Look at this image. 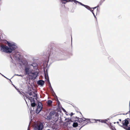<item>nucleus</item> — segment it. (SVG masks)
<instances>
[{
	"label": "nucleus",
	"mask_w": 130,
	"mask_h": 130,
	"mask_svg": "<svg viewBox=\"0 0 130 130\" xmlns=\"http://www.w3.org/2000/svg\"><path fill=\"white\" fill-rule=\"evenodd\" d=\"M5 41L7 42L8 46L7 45H1L0 46V50L2 52H4L8 54L11 53L13 58L19 61L22 60L21 55L18 53L17 51L18 47L16 44L13 42H10L6 40Z\"/></svg>",
	"instance_id": "1"
},
{
	"label": "nucleus",
	"mask_w": 130,
	"mask_h": 130,
	"mask_svg": "<svg viewBox=\"0 0 130 130\" xmlns=\"http://www.w3.org/2000/svg\"><path fill=\"white\" fill-rule=\"evenodd\" d=\"M62 107L60 102L58 100L57 98V122H59L60 124H61L63 125H65L66 123V124L68 125V124H70V123L73 122V121H72L71 118L69 119V118H66L64 121H66L67 120H68L66 122H63V119L64 117L60 115V114L59 113V112L60 113H61V109Z\"/></svg>",
	"instance_id": "2"
},
{
	"label": "nucleus",
	"mask_w": 130,
	"mask_h": 130,
	"mask_svg": "<svg viewBox=\"0 0 130 130\" xmlns=\"http://www.w3.org/2000/svg\"><path fill=\"white\" fill-rule=\"evenodd\" d=\"M51 47L47 51L46 53L47 56H48L49 58L51 55H53L54 56L55 55L56 53L57 52L56 51V47L55 46V45L54 44H52Z\"/></svg>",
	"instance_id": "3"
},
{
	"label": "nucleus",
	"mask_w": 130,
	"mask_h": 130,
	"mask_svg": "<svg viewBox=\"0 0 130 130\" xmlns=\"http://www.w3.org/2000/svg\"><path fill=\"white\" fill-rule=\"evenodd\" d=\"M69 54L68 53H64L63 52L59 51L57 54V56L59 58L58 60H65L69 57Z\"/></svg>",
	"instance_id": "4"
},
{
	"label": "nucleus",
	"mask_w": 130,
	"mask_h": 130,
	"mask_svg": "<svg viewBox=\"0 0 130 130\" xmlns=\"http://www.w3.org/2000/svg\"><path fill=\"white\" fill-rule=\"evenodd\" d=\"M30 65H26L24 67V74L25 75H27L28 76L32 72V69L31 68Z\"/></svg>",
	"instance_id": "5"
},
{
	"label": "nucleus",
	"mask_w": 130,
	"mask_h": 130,
	"mask_svg": "<svg viewBox=\"0 0 130 130\" xmlns=\"http://www.w3.org/2000/svg\"><path fill=\"white\" fill-rule=\"evenodd\" d=\"M48 62L44 63L43 70L45 78L46 79V78H49L48 73V70L49 69V66L48 67Z\"/></svg>",
	"instance_id": "6"
},
{
	"label": "nucleus",
	"mask_w": 130,
	"mask_h": 130,
	"mask_svg": "<svg viewBox=\"0 0 130 130\" xmlns=\"http://www.w3.org/2000/svg\"><path fill=\"white\" fill-rule=\"evenodd\" d=\"M46 80L47 81L49 85V87L50 88V90H51V92H52L53 94L54 95H55L57 97V96L56 95L55 93V92L53 90L51 86L50 83V81L49 78H47V79L46 78Z\"/></svg>",
	"instance_id": "7"
},
{
	"label": "nucleus",
	"mask_w": 130,
	"mask_h": 130,
	"mask_svg": "<svg viewBox=\"0 0 130 130\" xmlns=\"http://www.w3.org/2000/svg\"><path fill=\"white\" fill-rule=\"evenodd\" d=\"M44 127L43 123H41L39 125L35 126L34 129L35 130H42Z\"/></svg>",
	"instance_id": "8"
},
{
	"label": "nucleus",
	"mask_w": 130,
	"mask_h": 130,
	"mask_svg": "<svg viewBox=\"0 0 130 130\" xmlns=\"http://www.w3.org/2000/svg\"><path fill=\"white\" fill-rule=\"evenodd\" d=\"M30 74H32V75H29V76L31 77V79H35L38 76V72L37 71H36L34 72H31V73Z\"/></svg>",
	"instance_id": "9"
},
{
	"label": "nucleus",
	"mask_w": 130,
	"mask_h": 130,
	"mask_svg": "<svg viewBox=\"0 0 130 130\" xmlns=\"http://www.w3.org/2000/svg\"><path fill=\"white\" fill-rule=\"evenodd\" d=\"M130 121L129 118H127L125 119L124 120L122 121V125L123 126H125L126 127H127L129 123V122Z\"/></svg>",
	"instance_id": "10"
},
{
	"label": "nucleus",
	"mask_w": 130,
	"mask_h": 130,
	"mask_svg": "<svg viewBox=\"0 0 130 130\" xmlns=\"http://www.w3.org/2000/svg\"><path fill=\"white\" fill-rule=\"evenodd\" d=\"M75 119H77V120H76V121L80 123V124H83L85 122V120H83V119L81 118H79L77 117H75Z\"/></svg>",
	"instance_id": "11"
},
{
	"label": "nucleus",
	"mask_w": 130,
	"mask_h": 130,
	"mask_svg": "<svg viewBox=\"0 0 130 130\" xmlns=\"http://www.w3.org/2000/svg\"><path fill=\"white\" fill-rule=\"evenodd\" d=\"M37 83L41 86H43L45 83L44 81L43 80H39L37 82Z\"/></svg>",
	"instance_id": "12"
},
{
	"label": "nucleus",
	"mask_w": 130,
	"mask_h": 130,
	"mask_svg": "<svg viewBox=\"0 0 130 130\" xmlns=\"http://www.w3.org/2000/svg\"><path fill=\"white\" fill-rule=\"evenodd\" d=\"M83 119H84V120H85V122H84L85 123H86V124L83 125V126H82L79 129H80L81 128H82L83 126L85 125L86 124H87L88 123V121H89L90 122V123H91V122L90 121V119H86L85 118H83Z\"/></svg>",
	"instance_id": "13"
},
{
	"label": "nucleus",
	"mask_w": 130,
	"mask_h": 130,
	"mask_svg": "<svg viewBox=\"0 0 130 130\" xmlns=\"http://www.w3.org/2000/svg\"><path fill=\"white\" fill-rule=\"evenodd\" d=\"M117 123L121 127H122L124 129L126 130H130V127L128 126L127 128L126 127L123 126L122 125H121L119 124V122L118 121L117 122Z\"/></svg>",
	"instance_id": "14"
},
{
	"label": "nucleus",
	"mask_w": 130,
	"mask_h": 130,
	"mask_svg": "<svg viewBox=\"0 0 130 130\" xmlns=\"http://www.w3.org/2000/svg\"><path fill=\"white\" fill-rule=\"evenodd\" d=\"M49 115L52 116L55 115V116H57V112H56L54 111H51L49 113Z\"/></svg>",
	"instance_id": "15"
},
{
	"label": "nucleus",
	"mask_w": 130,
	"mask_h": 130,
	"mask_svg": "<svg viewBox=\"0 0 130 130\" xmlns=\"http://www.w3.org/2000/svg\"><path fill=\"white\" fill-rule=\"evenodd\" d=\"M20 61L21 62L22 64L25 66L26 65H29L28 63L26 61H23L22 60H20Z\"/></svg>",
	"instance_id": "16"
},
{
	"label": "nucleus",
	"mask_w": 130,
	"mask_h": 130,
	"mask_svg": "<svg viewBox=\"0 0 130 130\" xmlns=\"http://www.w3.org/2000/svg\"><path fill=\"white\" fill-rule=\"evenodd\" d=\"M28 100L30 101V103L36 102L35 99L32 97H30L29 98Z\"/></svg>",
	"instance_id": "17"
},
{
	"label": "nucleus",
	"mask_w": 130,
	"mask_h": 130,
	"mask_svg": "<svg viewBox=\"0 0 130 130\" xmlns=\"http://www.w3.org/2000/svg\"><path fill=\"white\" fill-rule=\"evenodd\" d=\"M39 102L40 103V104H39V103H38V105L37 106V108H40V109L41 108H42V104L41 102Z\"/></svg>",
	"instance_id": "18"
},
{
	"label": "nucleus",
	"mask_w": 130,
	"mask_h": 130,
	"mask_svg": "<svg viewBox=\"0 0 130 130\" xmlns=\"http://www.w3.org/2000/svg\"><path fill=\"white\" fill-rule=\"evenodd\" d=\"M81 5L85 7L86 8L89 10H90V9L91 8L88 5H85L83 4L82 3Z\"/></svg>",
	"instance_id": "19"
},
{
	"label": "nucleus",
	"mask_w": 130,
	"mask_h": 130,
	"mask_svg": "<svg viewBox=\"0 0 130 130\" xmlns=\"http://www.w3.org/2000/svg\"><path fill=\"white\" fill-rule=\"evenodd\" d=\"M81 5L85 7L86 8L89 10H90V9L91 8L88 5H85L83 4L82 3Z\"/></svg>",
	"instance_id": "20"
},
{
	"label": "nucleus",
	"mask_w": 130,
	"mask_h": 130,
	"mask_svg": "<svg viewBox=\"0 0 130 130\" xmlns=\"http://www.w3.org/2000/svg\"><path fill=\"white\" fill-rule=\"evenodd\" d=\"M30 65V66H32V67H33V68H34L37 67L38 65V64L36 63L33 62L32 63V64L31 65Z\"/></svg>",
	"instance_id": "21"
},
{
	"label": "nucleus",
	"mask_w": 130,
	"mask_h": 130,
	"mask_svg": "<svg viewBox=\"0 0 130 130\" xmlns=\"http://www.w3.org/2000/svg\"><path fill=\"white\" fill-rule=\"evenodd\" d=\"M73 127H76L78 126V123L77 122H74L72 124Z\"/></svg>",
	"instance_id": "22"
},
{
	"label": "nucleus",
	"mask_w": 130,
	"mask_h": 130,
	"mask_svg": "<svg viewBox=\"0 0 130 130\" xmlns=\"http://www.w3.org/2000/svg\"><path fill=\"white\" fill-rule=\"evenodd\" d=\"M22 93H23L24 94V95H23V96L24 97H25L26 98V99H28L30 97L28 95H27L25 93H24V92H22Z\"/></svg>",
	"instance_id": "23"
},
{
	"label": "nucleus",
	"mask_w": 130,
	"mask_h": 130,
	"mask_svg": "<svg viewBox=\"0 0 130 130\" xmlns=\"http://www.w3.org/2000/svg\"><path fill=\"white\" fill-rule=\"evenodd\" d=\"M12 84L13 85V86L14 87V88H15V89L18 91V92L20 94H21L23 95L20 91V90H19V88H17V87H16L13 84Z\"/></svg>",
	"instance_id": "24"
},
{
	"label": "nucleus",
	"mask_w": 130,
	"mask_h": 130,
	"mask_svg": "<svg viewBox=\"0 0 130 130\" xmlns=\"http://www.w3.org/2000/svg\"><path fill=\"white\" fill-rule=\"evenodd\" d=\"M72 2H74L76 4H77V3H78V4H80L81 5L82 3H81L79 2L76 0H72Z\"/></svg>",
	"instance_id": "25"
},
{
	"label": "nucleus",
	"mask_w": 130,
	"mask_h": 130,
	"mask_svg": "<svg viewBox=\"0 0 130 130\" xmlns=\"http://www.w3.org/2000/svg\"><path fill=\"white\" fill-rule=\"evenodd\" d=\"M31 103V107H35L36 105V102H33Z\"/></svg>",
	"instance_id": "26"
},
{
	"label": "nucleus",
	"mask_w": 130,
	"mask_h": 130,
	"mask_svg": "<svg viewBox=\"0 0 130 130\" xmlns=\"http://www.w3.org/2000/svg\"><path fill=\"white\" fill-rule=\"evenodd\" d=\"M41 110V108L40 110H38V108H36V113L37 114H38L39 113Z\"/></svg>",
	"instance_id": "27"
},
{
	"label": "nucleus",
	"mask_w": 130,
	"mask_h": 130,
	"mask_svg": "<svg viewBox=\"0 0 130 130\" xmlns=\"http://www.w3.org/2000/svg\"><path fill=\"white\" fill-rule=\"evenodd\" d=\"M52 101L50 100H48L47 101V103L48 105H51L52 104Z\"/></svg>",
	"instance_id": "28"
},
{
	"label": "nucleus",
	"mask_w": 130,
	"mask_h": 130,
	"mask_svg": "<svg viewBox=\"0 0 130 130\" xmlns=\"http://www.w3.org/2000/svg\"><path fill=\"white\" fill-rule=\"evenodd\" d=\"M92 121H99L100 122H101L102 123H103V121H104V120H100V119H92Z\"/></svg>",
	"instance_id": "29"
},
{
	"label": "nucleus",
	"mask_w": 130,
	"mask_h": 130,
	"mask_svg": "<svg viewBox=\"0 0 130 130\" xmlns=\"http://www.w3.org/2000/svg\"><path fill=\"white\" fill-rule=\"evenodd\" d=\"M32 93L33 92H29V91H27L26 92V93L27 94H28L30 96L33 95H32Z\"/></svg>",
	"instance_id": "30"
},
{
	"label": "nucleus",
	"mask_w": 130,
	"mask_h": 130,
	"mask_svg": "<svg viewBox=\"0 0 130 130\" xmlns=\"http://www.w3.org/2000/svg\"><path fill=\"white\" fill-rule=\"evenodd\" d=\"M47 120H50L52 119V116L51 115H49V114L48 116H47Z\"/></svg>",
	"instance_id": "31"
},
{
	"label": "nucleus",
	"mask_w": 130,
	"mask_h": 130,
	"mask_svg": "<svg viewBox=\"0 0 130 130\" xmlns=\"http://www.w3.org/2000/svg\"><path fill=\"white\" fill-rule=\"evenodd\" d=\"M61 2L62 3L65 4L66 3L68 2L67 0H60Z\"/></svg>",
	"instance_id": "32"
},
{
	"label": "nucleus",
	"mask_w": 130,
	"mask_h": 130,
	"mask_svg": "<svg viewBox=\"0 0 130 130\" xmlns=\"http://www.w3.org/2000/svg\"><path fill=\"white\" fill-rule=\"evenodd\" d=\"M33 93L34 94V95H32V96L33 97H35V96H37L38 95L35 92H33Z\"/></svg>",
	"instance_id": "33"
},
{
	"label": "nucleus",
	"mask_w": 130,
	"mask_h": 130,
	"mask_svg": "<svg viewBox=\"0 0 130 130\" xmlns=\"http://www.w3.org/2000/svg\"><path fill=\"white\" fill-rule=\"evenodd\" d=\"M104 0H101V1L100 2H99V5H98L99 6L100 5H101L102 4V3L104 2Z\"/></svg>",
	"instance_id": "34"
},
{
	"label": "nucleus",
	"mask_w": 130,
	"mask_h": 130,
	"mask_svg": "<svg viewBox=\"0 0 130 130\" xmlns=\"http://www.w3.org/2000/svg\"><path fill=\"white\" fill-rule=\"evenodd\" d=\"M11 64H12V63H13V64H15L16 65V64L15 63V61L13 60L12 59H11Z\"/></svg>",
	"instance_id": "35"
},
{
	"label": "nucleus",
	"mask_w": 130,
	"mask_h": 130,
	"mask_svg": "<svg viewBox=\"0 0 130 130\" xmlns=\"http://www.w3.org/2000/svg\"><path fill=\"white\" fill-rule=\"evenodd\" d=\"M14 75H15L18 76H20L21 77H23V75H21V74L19 75V74H15Z\"/></svg>",
	"instance_id": "36"
},
{
	"label": "nucleus",
	"mask_w": 130,
	"mask_h": 130,
	"mask_svg": "<svg viewBox=\"0 0 130 130\" xmlns=\"http://www.w3.org/2000/svg\"><path fill=\"white\" fill-rule=\"evenodd\" d=\"M0 74H1L2 76H3L5 78H6V79H9V78H7V77H6L5 76H4L3 75V74H1V73H0Z\"/></svg>",
	"instance_id": "37"
},
{
	"label": "nucleus",
	"mask_w": 130,
	"mask_h": 130,
	"mask_svg": "<svg viewBox=\"0 0 130 130\" xmlns=\"http://www.w3.org/2000/svg\"><path fill=\"white\" fill-rule=\"evenodd\" d=\"M62 109V110L64 112H67L66 111V110L64 108H63V107H62L61 109Z\"/></svg>",
	"instance_id": "38"
},
{
	"label": "nucleus",
	"mask_w": 130,
	"mask_h": 130,
	"mask_svg": "<svg viewBox=\"0 0 130 130\" xmlns=\"http://www.w3.org/2000/svg\"><path fill=\"white\" fill-rule=\"evenodd\" d=\"M35 97V98H34L37 101L38 100V95L37 96H36L35 97Z\"/></svg>",
	"instance_id": "39"
},
{
	"label": "nucleus",
	"mask_w": 130,
	"mask_h": 130,
	"mask_svg": "<svg viewBox=\"0 0 130 130\" xmlns=\"http://www.w3.org/2000/svg\"><path fill=\"white\" fill-rule=\"evenodd\" d=\"M30 109H31V111H30V113H31V114L32 111H33L34 112L35 111H34V110H33V109L32 110V109L31 108H30Z\"/></svg>",
	"instance_id": "40"
},
{
	"label": "nucleus",
	"mask_w": 130,
	"mask_h": 130,
	"mask_svg": "<svg viewBox=\"0 0 130 130\" xmlns=\"http://www.w3.org/2000/svg\"><path fill=\"white\" fill-rule=\"evenodd\" d=\"M74 114L73 113V112H71V113L70 114V115L71 117Z\"/></svg>",
	"instance_id": "41"
},
{
	"label": "nucleus",
	"mask_w": 130,
	"mask_h": 130,
	"mask_svg": "<svg viewBox=\"0 0 130 130\" xmlns=\"http://www.w3.org/2000/svg\"><path fill=\"white\" fill-rule=\"evenodd\" d=\"M99 6L98 5L97 6H96V7H93V8H92V9H96V8L99 7Z\"/></svg>",
	"instance_id": "42"
},
{
	"label": "nucleus",
	"mask_w": 130,
	"mask_h": 130,
	"mask_svg": "<svg viewBox=\"0 0 130 130\" xmlns=\"http://www.w3.org/2000/svg\"><path fill=\"white\" fill-rule=\"evenodd\" d=\"M91 9V8L90 9V10H89L92 12H92H93V10H92Z\"/></svg>",
	"instance_id": "43"
},
{
	"label": "nucleus",
	"mask_w": 130,
	"mask_h": 130,
	"mask_svg": "<svg viewBox=\"0 0 130 130\" xmlns=\"http://www.w3.org/2000/svg\"><path fill=\"white\" fill-rule=\"evenodd\" d=\"M67 1L68 2H72V0H67Z\"/></svg>",
	"instance_id": "44"
},
{
	"label": "nucleus",
	"mask_w": 130,
	"mask_h": 130,
	"mask_svg": "<svg viewBox=\"0 0 130 130\" xmlns=\"http://www.w3.org/2000/svg\"><path fill=\"white\" fill-rule=\"evenodd\" d=\"M27 91H29V92H32V90L30 89H29Z\"/></svg>",
	"instance_id": "45"
},
{
	"label": "nucleus",
	"mask_w": 130,
	"mask_h": 130,
	"mask_svg": "<svg viewBox=\"0 0 130 130\" xmlns=\"http://www.w3.org/2000/svg\"><path fill=\"white\" fill-rule=\"evenodd\" d=\"M109 127L111 129H112V130H114V128H113L112 127H111L110 126H109Z\"/></svg>",
	"instance_id": "46"
},
{
	"label": "nucleus",
	"mask_w": 130,
	"mask_h": 130,
	"mask_svg": "<svg viewBox=\"0 0 130 130\" xmlns=\"http://www.w3.org/2000/svg\"><path fill=\"white\" fill-rule=\"evenodd\" d=\"M92 14H93L94 16V17L95 18H96V17H95V15L94 13V12H92Z\"/></svg>",
	"instance_id": "47"
},
{
	"label": "nucleus",
	"mask_w": 130,
	"mask_h": 130,
	"mask_svg": "<svg viewBox=\"0 0 130 130\" xmlns=\"http://www.w3.org/2000/svg\"><path fill=\"white\" fill-rule=\"evenodd\" d=\"M103 123L107 124V123H106V121H105V120H104V121H103Z\"/></svg>",
	"instance_id": "48"
},
{
	"label": "nucleus",
	"mask_w": 130,
	"mask_h": 130,
	"mask_svg": "<svg viewBox=\"0 0 130 130\" xmlns=\"http://www.w3.org/2000/svg\"><path fill=\"white\" fill-rule=\"evenodd\" d=\"M127 114L126 113H122V114H120V115H126Z\"/></svg>",
	"instance_id": "49"
},
{
	"label": "nucleus",
	"mask_w": 130,
	"mask_h": 130,
	"mask_svg": "<svg viewBox=\"0 0 130 130\" xmlns=\"http://www.w3.org/2000/svg\"><path fill=\"white\" fill-rule=\"evenodd\" d=\"M110 123V126H111L110 127H113V126L111 125V123Z\"/></svg>",
	"instance_id": "50"
},
{
	"label": "nucleus",
	"mask_w": 130,
	"mask_h": 130,
	"mask_svg": "<svg viewBox=\"0 0 130 130\" xmlns=\"http://www.w3.org/2000/svg\"><path fill=\"white\" fill-rule=\"evenodd\" d=\"M66 114L68 116L69 115H70V114H68V113L67 114V113H67V112H66Z\"/></svg>",
	"instance_id": "51"
},
{
	"label": "nucleus",
	"mask_w": 130,
	"mask_h": 130,
	"mask_svg": "<svg viewBox=\"0 0 130 130\" xmlns=\"http://www.w3.org/2000/svg\"><path fill=\"white\" fill-rule=\"evenodd\" d=\"M37 103L38 104V103H39V104H40V103H39V102H40L38 100H37Z\"/></svg>",
	"instance_id": "52"
},
{
	"label": "nucleus",
	"mask_w": 130,
	"mask_h": 130,
	"mask_svg": "<svg viewBox=\"0 0 130 130\" xmlns=\"http://www.w3.org/2000/svg\"><path fill=\"white\" fill-rule=\"evenodd\" d=\"M10 81V82L11 83H12V82L11 81V80H10V79H8Z\"/></svg>",
	"instance_id": "53"
},
{
	"label": "nucleus",
	"mask_w": 130,
	"mask_h": 130,
	"mask_svg": "<svg viewBox=\"0 0 130 130\" xmlns=\"http://www.w3.org/2000/svg\"><path fill=\"white\" fill-rule=\"evenodd\" d=\"M119 121H121V119H119Z\"/></svg>",
	"instance_id": "54"
},
{
	"label": "nucleus",
	"mask_w": 130,
	"mask_h": 130,
	"mask_svg": "<svg viewBox=\"0 0 130 130\" xmlns=\"http://www.w3.org/2000/svg\"><path fill=\"white\" fill-rule=\"evenodd\" d=\"M24 100H25V101H26V103L27 104V102H26V100H25V98H24Z\"/></svg>",
	"instance_id": "55"
},
{
	"label": "nucleus",
	"mask_w": 130,
	"mask_h": 130,
	"mask_svg": "<svg viewBox=\"0 0 130 130\" xmlns=\"http://www.w3.org/2000/svg\"><path fill=\"white\" fill-rule=\"evenodd\" d=\"M10 58H11V59H12V56H10Z\"/></svg>",
	"instance_id": "56"
},
{
	"label": "nucleus",
	"mask_w": 130,
	"mask_h": 130,
	"mask_svg": "<svg viewBox=\"0 0 130 130\" xmlns=\"http://www.w3.org/2000/svg\"><path fill=\"white\" fill-rule=\"evenodd\" d=\"M105 120V121H106V122L107 121V120H106V119Z\"/></svg>",
	"instance_id": "57"
},
{
	"label": "nucleus",
	"mask_w": 130,
	"mask_h": 130,
	"mask_svg": "<svg viewBox=\"0 0 130 130\" xmlns=\"http://www.w3.org/2000/svg\"><path fill=\"white\" fill-rule=\"evenodd\" d=\"M55 130H57V128H55Z\"/></svg>",
	"instance_id": "58"
},
{
	"label": "nucleus",
	"mask_w": 130,
	"mask_h": 130,
	"mask_svg": "<svg viewBox=\"0 0 130 130\" xmlns=\"http://www.w3.org/2000/svg\"><path fill=\"white\" fill-rule=\"evenodd\" d=\"M72 38L71 37V43H72Z\"/></svg>",
	"instance_id": "59"
},
{
	"label": "nucleus",
	"mask_w": 130,
	"mask_h": 130,
	"mask_svg": "<svg viewBox=\"0 0 130 130\" xmlns=\"http://www.w3.org/2000/svg\"><path fill=\"white\" fill-rule=\"evenodd\" d=\"M113 129H114V130H115V129H116V128L114 127Z\"/></svg>",
	"instance_id": "60"
},
{
	"label": "nucleus",
	"mask_w": 130,
	"mask_h": 130,
	"mask_svg": "<svg viewBox=\"0 0 130 130\" xmlns=\"http://www.w3.org/2000/svg\"><path fill=\"white\" fill-rule=\"evenodd\" d=\"M55 122H57V120H55Z\"/></svg>",
	"instance_id": "61"
},
{
	"label": "nucleus",
	"mask_w": 130,
	"mask_h": 130,
	"mask_svg": "<svg viewBox=\"0 0 130 130\" xmlns=\"http://www.w3.org/2000/svg\"><path fill=\"white\" fill-rule=\"evenodd\" d=\"M113 123H114V124H115V123H116V122H114Z\"/></svg>",
	"instance_id": "62"
},
{
	"label": "nucleus",
	"mask_w": 130,
	"mask_h": 130,
	"mask_svg": "<svg viewBox=\"0 0 130 130\" xmlns=\"http://www.w3.org/2000/svg\"><path fill=\"white\" fill-rule=\"evenodd\" d=\"M47 130H51L49 129H47Z\"/></svg>",
	"instance_id": "63"
},
{
	"label": "nucleus",
	"mask_w": 130,
	"mask_h": 130,
	"mask_svg": "<svg viewBox=\"0 0 130 130\" xmlns=\"http://www.w3.org/2000/svg\"><path fill=\"white\" fill-rule=\"evenodd\" d=\"M32 90H34V88H32Z\"/></svg>",
	"instance_id": "64"
}]
</instances>
